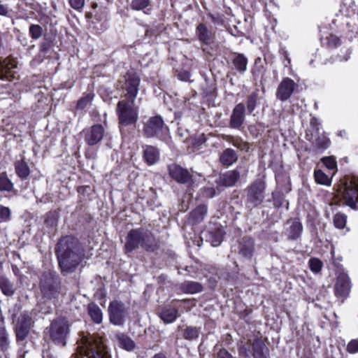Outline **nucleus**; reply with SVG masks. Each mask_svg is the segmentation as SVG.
I'll return each mask as SVG.
<instances>
[{
    "mask_svg": "<svg viewBox=\"0 0 358 358\" xmlns=\"http://www.w3.org/2000/svg\"><path fill=\"white\" fill-rule=\"evenodd\" d=\"M56 253L62 272H73L81 261L80 255L76 252L75 241L69 236L60 239Z\"/></svg>",
    "mask_w": 358,
    "mask_h": 358,
    "instance_id": "nucleus-1",
    "label": "nucleus"
},
{
    "mask_svg": "<svg viewBox=\"0 0 358 358\" xmlns=\"http://www.w3.org/2000/svg\"><path fill=\"white\" fill-rule=\"evenodd\" d=\"M71 358H110V356L101 338L87 334L83 335L78 341L77 353Z\"/></svg>",
    "mask_w": 358,
    "mask_h": 358,
    "instance_id": "nucleus-2",
    "label": "nucleus"
},
{
    "mask_svg": "<svg viewBox=\"0 0 358 358\" xmlns=\"http://www.w3.org/2000/svg\"><path fill=\"white\" fill-rule=\"evenodd\" d=\"M157 247V241L151 231L141 227L129 231L124 250L127 253L142 248L146 251L153 252Z\"/></svg>",
    "mask_w": 358,
    "mask_h": 358,
    "instance_id": "nucleus-3",
    "label": "nucleus"
},
{
    "mask_svg": "<svg viewBox=\"0 0 358 358\" xmlns=\"http://www.w3.org/2000/svg\"><path fill=\"white\" fill-rule=\"evenodd\" d=\"M49 333L53 342L65 345L66 339L69 334V321L64 317L54 320L50 326Z\"/></svg>",
    "mask_w": 358,
    "mask_h": 358,
    "instance_id": "nucleus-4",
    "label": "nucleus"
},
{
    "mask_svg": "<svg viewBox=\"0 0 358 358\" xmlns=\"http://www.w3.org/2000/svg\"><path fill=\"white\" fill-rule=\"evenodd\" d=\"M134 102L129 100L120 101L117 103V112L120 123L123 125L134 124L138 120L137 110L134 107Z\"/></svg>",
    "mask_w": 358,
    "mask_h": 358,
    "instance_id": "nucleus-5",
    "label": "nucleus"
},
{
    "mask_svg": "<svg viewBox=\"0 0 358 358\" xmlns=\"http://www.w3.org/2000/svg\"><path fill=\"white\" fill-rule=\"evenodd\" d=\"M264 348L265 345L262 341L255 338L252 341H242L239 351L240 354L245 357L252 355L254 358H266L264 352Z\"/></svg>",
    "mask_w": 358,
    "mask_h": 358,
    "instance_id": "nucleus-6",
    "label": "nucleus"
},
{
    "mask_svg": "<svg viewBox=\"0 0 358 358\" xmlns=\"http://www.w3.org/2000/svg\"><path fill=\"white\" fill-rule=\"evenodd\" d=\"M343 198L345 203L351 208H357L358 202V178L352 176L345 183Z\"/></svg>",
    "mask_w": 358,
    "mask_h": 358,
    "instance_id": "nucleus-7",
    "label": "nucleus"
},
{
    "mask_svg": "<svg viewBox=\"0 0 358 358\" xmlns=\"http://www.w3.org/2000/svg\"><path fill=\"white\" fill-rule=\"evenodd\" d=\"M16 317L15 315H13V322L15 324V333L17 339L24 340L28 335L31 325V317L28 312L21 313Z\"/></svg>",
    "mask_w": 358,
    "mask_h": 358,
    "instance_id": "nucleus-8",
    "label": "nucleus"
},
{
    "mask_svg": "<svg viewBox=\"0 0 358 358\" xmlns=\"http://www.w3.org/2000/svg\"><path fill=\"white\" fill-rule=\"evenodd\" d=\"M124 84L122 88L126 91V96L128 100L134 102L138 92L141 80L134 72L129 71L124 77Z\"/></svg>",
    "mask_w": 358,
    "mask_h": 358,
    "instance_id": "nucleus-9",
    "label": "nucleus"
},
{
    "mask_svg": "<svg viewBox=\"0 0 358 358\" xmlns=\"http://www.w3.org/2000/svg\"><path fill=\"white\" fill-rule=\"evenodd\" d=\"M265 184L262 180H257L251 185L248 189L247 202L249 206L256 207L264 199Z\"/></svg>",
    "mask_w": 358,
    "mask_h": 358,
    "instance_id": "nucleus-10",
    "label": "nucleus"
},
{
    "mask_svg": "<svg viewBox=\"0 0 358 358\" xmlns=\"http://www.w3.org/2000/svg\"><path fill=\"white\" fill-rule=\"evenodd\" d=\"M109 319L115 325L121 326L124 322L127 315L126 308L122 302L115 301L110 303L108 307Z\"/></svg>",
    "mask_w": 358,
    "mask_h": 358,
    "instance_id": "nucleus-11",
    "label": "nucleus"
},
{
    "mask_svg": "<svg viewBox=\"0 0 358 358\" xmlns=\"http://www.w3.org/2000/svg\"><path fill=\"white\" fill-rule=\"evenodd\" d=\"M166 130H168V128L164 126L163 120L159 116H155L150 119L143 129L144 134L148 138L159 136L161 134Z\"/></svg>",
    "mask_w": 358,
    "mask_h": 358,
    "instance_id": "nucleus-12",
    "label": "nucleus"
},
{
    "mask_svg": "<svg viewBox=\"0 0 358 358\" xmlns=\"http://www.w3.org/2000/svg\"><path fill=\"white\" fill-rule=\"evenodd\" d=\"M296 85L291 78H283L276 90V98L282 101H287L294 92Z\"/></svg>",
    "mask_w": 358,
    "mask_h": 358,
    "instance_id": "nucleus-13",
    "label": "nucleus"
},
{
    "mask_svg": "<svg viewBox=\"0 0 358 358\" xmlns=\"http://www.w3.org/2000/svg\"><path fill=\"white\" fill-rule=\"evenodd\" d=\"M351 289V282L349 276L345 273H341L335 285V294L338 297L346 298Z\"/></svg>",
    "mask_w": 358,
    "mask_h": 358,
    "instance_id": "nucleus-14",
    "label": "nucleus"
},
{
    "mask_svg": "<svg viewBox=\"0 0 358 358\" xmlns=\"http://www.w3.org/2000/svg\"><path fill=\"white\" fill-rule=\"evenodd\" d=\"M84 132L85 141L90 145H94L103 138L105 130L101 124H94Z\"/></svg>",
    "mask_w": 358,
    "mask_h": 358,
    "instance_id": "nucleus-15",
    "label": "nucleus"
},
{
    "mask_svg": "<svg viewBox=\"0 0 358 358\" xmlns=\"http://www.w3.org/2000/svg\"><path fill=\"white\" fill-rule=\"evenodd\" d=\"M16 69L17 64L14 60L10 58L0 60V79L10 80L14 78L17 73Z\"/></svg>",
    "mask_w": 358,
    "mask_h": 358,
    "instance_id": "nucleus-16",
    "label": "nucleus"
},
{
    "mask_svg": "<svg viewBox=\"0 0 358 358\" xmlns=\"http://www.w3.org/2000/svg\"><path fill=\"white\" fill-rule=\"evenodd\" d=\"M245 108L243 103L237 104L232 110L230 117L229 127L233 129H240L245 121Z\"/></svg>",
    "mask_w": 358,
    "mask_h": 358,
    "instance_id": "nucleus-17",
    "label": "nucleus"
},
{
    "mask_svg": "<svg viewBox=\"0 0 358 358\" xmlns=\"http://www.w3.org/2000/svg\"><path fill=\"white\" fill-rule=\"evenodd\" d=\"M169 172L170 176L180 183H188L191 181L189 173L177 164L169 166Z\"/></svg>",
    "mask_w": 358,
    "mask_h": 358,
    "instance_id": "nucleus-18",
    "label": "nucleus"
},
{
    "mask_svg": "<svg viewBox=\"0 0 358 358\" xmlns=\"http://www.w3.org/2000/svg\"><path fill=\"white\" fill-rule=\"evenodd\" d=\"M41 292L45 298L52 299L59 296V286L52 278L41 282Z\"/></svg>",
    "mask_w": 358,
    "mask_h": 358,
    "instance_id": "nucleus-19",
    "label": "nucleus"
},
{
    "mask_svg": "<svg viewBox=\"0 0 358 358\" xmlns=\"http://www.w3.org/2000/svg\"><path fill=\"white\" fill-rule=\"evenodd\" d=\"M224 231L220 228H213L202 232V236L207 241L215 247L220 245L222 241Z\"/></svg>",
    "mask_w": 358,
    "mask_h": 358,
    "instance_id": "nucleus-20",
    "label": "nucleus"
},
{
    "mask_svg": "<svg viewBox=\"0 0 358 358\" xmlns=\"http://www.w3.org/2000/svg\"><path fill=\"white\" fill-rule=\"evenodd\" d=\"M239 178L240 173L238 171H228L220 176L217 183L220 186L231 187L236 184Z\"/></svg>",
    "mask_w": 358,
    "mask_h": 358,
    "instance_id": "nucleus-21",
    "label": "nucleus"
},
{
    "mask_svg": "<svg viewBox=\"0 0 358 358\" xmlns=\"http://www.w3.org/2000/svg\"><path fill=\"white\" fill-rule=\"evenodd\" d=\"M255 243L250 237H243L238 246V254L243 258L250 259L254 251Z\"/></svg>",
    "mask_w": 358,
    "mask_h": 358,
    "instance_id": "nucleus-22",
    "label": "nucleus"
},
{
    "mask_svg": "<svg viewBox=\"0 0 358 358\" xmlns=\"http://www.w3.org/2000/svg\"><path fill=\"white\" fill-rule=\"evenodd\" d=\"M207 213V207L205 205L198 206L189 215L188 221L192 224L201 222Z\"/></svg>",
    "mask_w": 358,
    "mask_h": 358,
    "instance_id": "nucleus-23",
    "label": "nucleus"
},
{
    "mask_svg": "<svg viewBox=\"0 0 358 358\" xmlns=\"http://www.w3.org/2000/svg\"><path fill=\"white\" fill-rule=\"evenodd\" d=\"M288 224H289V227L287 229V233L289 239H297L301 236L303 231L301 223L296 220H293L289 221Z\"/></svg>",
    "mask_w": 358,
    "mask_h": 358,
    "instance_id": "nucleus-24",
    "label": "nucleus"
},
{
    "mask_svg": "<svg viewBox=\"0 0 358 358\" xmlns=\"http://www.w3.org/2000/svg\"><path fill=\"white\" fill-rule=\"evenodd\" d=\"M143 157L148 164L152 165L159 160V150L152 145H147L143 152Z\"/></svg>",
    "mask_w": 358,
    "mask_h": 358,
    "instance_id": "nucleus-25",
    "label": "nucleus"
},
{
    "mask_svg": "<svg viewBox=\"0 0 358 358\" xmlns=\"http://www.w3.org/2000/svg\"><path fill=\"white\" fill-rule=\"evenodd\" d=\"M238 159V155L236 152L231 148H227L223 151L220 155V162L227 166L232 165Z\"/></svg>",
    "mask_w": 358,
    "mask_h": 358,
    "instance_id": "nucleus-26",
    "label": "nucleus"
},
{
    "mask_svg": "<svg viewBox=\"0 0 358 358\" xmlns=\"http://www.w3.org/2000/svg\"><path fill=\"white\" fill-rule=\"evenodd\" d=\"M202 289L200 283L194 281H185L180 285V289L185 294H194L201 292Z\"/></svg>",
    "mask_w": 358,
    "mask_h": 358,
    "instance_id": "nucleus-27",
    "label": "nucleus"
},
{
    "mask_svg": "<svg viewBox=\"0 0 358 358\" xmlns=\"http://www.w3.org/2000/svg\"><path fill=\"white\" fill-rule=\"evenodd\" d=\"M196 35L201 42L209 44L213 40V34L204 24H199L196 27Z\"/></svg>",
    "mask_w": 358,
    "mask_h": 358,
    "instance_id": "nucleus-28",
    "label": "nucleus"
},
{
    "mask_svg": "<svg viewBox=\"0 0 358 358\" xmlns=\"http://www.w3.org/2000/svg\"><path fill=\"white\" fill-rule=\"evenodd\" d=\"M115 338L118 341V345L120 348L127 351H131L135 348V343L128 336L119 333L116 334Z\"/></svg>",
    "mask_w": 358,
    "mask_h": 358,
    "instance_id": "nucleus-29",
    "label": "nucleus"
},
{
    "mask_svg": "<svg viewBox=\"0 0 358 358\" xmlns=\"http://www.w3.org/2000/svg\"><path fill=\"white\" fill-rule=\"evenodd\" d=\"M307 139L310 141L313 145L317 149H327L330 144L329 139L324 135L319 136L313 139V135L310 137V135L307 134Z\"/></svg>",
    "mask_w": 358,
    "mask_h": 358,
    "instance_id": "nucleus-30",
    "label": "nucleus"
},
{
    "mask_svg": "<svg viewBox=\"0 0 358 358\" xmlns=\"http://www.w3.org/2000/svg\"><path fill=\"white\" fill-rule=\"evenodd\" d=\"M159 317L165 323H172L178 317V310L174 308H165L159 313Z\"/></svg>",
    "mask_w": 358,
    "mask_h": 358,
    "instance_id": "nucleus-31",
    "label": "nucleus"
},
{
    "mask_svg": "<svg viewBox=\"0 0 358 358\" xmlns=\"http://www.w3.org/2000/svg\"><path fill=\"white\" fill-rule=\"evenodd\" d=\"M87 310L90 317L95 323L100 324L102 322V311L96 304L94 303H90Z\"/></svg>",
    "mask_w": 358,
    "mask_h": 358,
    "instance_id": "nucleus-32",
    "label": "nucleus"
},
{
    "mask_svg": "<svg viewBox=\"0 0 358 358\" xmlns=\"http://www.w3.org/2000/svg\"><path fill=\"white\" fill-rule=\"evenodd\" d=\"M15 169L17 175L21 178H26L29 175V167L27 163L23 160L17 161L15 164Z\"/></svg>",
    "mask_w": 358,
    "mask_h": 358,
    "instance_id": "nucleus-33",
    "label": "nucleus"
},
{
    "mask_svg": "<svg viewBox=\"0 0 358 358\" xmlns=\"http://www.w3.org/2000/svg\"><path fill=\"white\" fill-rule=\"evenodd\" d=\"M0 289L2 292L8 296H11L15 293V288L13 283L6 278H0Z\"/></svg>",
    "mask_w": 358,
    "mask_h": 358,
    "instance_id": "nucleus-34",
    "label": "nucleus"
},
{
    "mask_svg": "<svg viewBox=\"0 0 358 358\" xmlns=\"http://www.w3.org/2000/svg\"><path fill=\"white\" fill-rule=\"evenodd\" d=\"M233 64L240 73H243L247 69L248 59L243 55L239 54L233 59Z\"/></svg>",
    "mask_w": 358,
    "mask_h": 358,
    "instance_id": "nucleus-35",
    "label": "nucleus"
},
{
    "mask_svg": "<svg viewBox=\"0 0 358 358\" xmlns=\"http://www.w3.org/2000/svg\"><path fill=\"white\" fill-rule=\"evenodd\" d=\"M258 99H259V96H258L257 91L252 92L248 96V99H247L246 106H247L248 112L250 114L252 113L253 112V110H255V108L257 106Z\"/></svg>",
    "mask_w": 358,
    "mask_h": 358,
    "instance_id": "nucleus-36",
    "label": "nucleus"
},
{
    "mask_svg": "<svg viewBox=\"0 0 358 358\" xmlns=\"http://www.w3.org/2000/svg\"><path fill=\"white\" fill-rule=\"evenodd\" d=\"M199 331L196 327H187L183 331V338L187 340H194L199 337Z\"/></svg>",
    "mask_w": 358,
    "mask_h": 358,
    "instance_id": "nucleus-37",
    "label": "nucleus"
},
{
    "mask_svg": "<svg viewBox=\"0 0 358 358\" xmlns=\"http://www.w3.org/2000/svg\"><path fill=\"white\" fill-rule=\"evenodd\" d=\"M314 176L315 181L320 185H329L331 183L330 178L321 170L315 171Z\"/></svg>",
    "mask_w": 358,
    "mask_h": 358,
    "instance_id": "nucleus-38",
    "label": "nucleus"
},
{
    "mask_svg": "<svg viewBox=\"0 0 358 358\" xmlns=\"http://www.w3.org/2000/svg\"><path fill=\"white\" fill-rule=\"evenodd\" d=\"M150 6V0H131L130 6L134 10H142Z\"/></svg>",
    "mask_w": 358,
    "mask_h": 358,
    "instance_id": "nucleus-39",
    "label": "nucleus"
},
{
    "mask_svg": "<svg viewBox=\"0 0 358 358\" xmlns=\"http://www.w3.org/2000/svg\"><path fill=\"white\" fill-rule=\"evenodd\" d=\"M57 220L58 215L56 213V212H49L48 213L46 214L45 224L48 227L53 229L57 226Z\"/></svg>",
    "mask_w": 358,
    "mask_h": 358,
    "instance_id": "nucleus-40",
    "label": "nucleus"
},
{
    "mask_svg": "<svg viewBox=\"0 0 358 358\" xmlns=\"http://www.w3.org/2000/svg\"><path fill=\"white\" fill-rule=\"evenodd\" d=\"M94 98V94L89 93L85 96L80 99L77 103V108L78 109H84L85 107H87L89 104L91 103Z\"/></svg>",
    "mask_w": 358,
    "mask_h": 358,
    "instance_id": "nucleus-41",
    "label": "nucleus"
},
{
    "mask_svg": "<svg viewBox=\"0 0 358 358\" xmlns=\"http://www.w3.org/2000/svg\"><path fill=\"white\" fill-rule=\"evenodd\" d=\"M230 143H231L234 146L241 150L248 151L250 149L249 143L243 141L240 138H232Z\"/></svg>",
    "mask_w": 358,
    "mask_h": 358,
    "instance_id": "nucleus-42",
    "label": "nucleus"
},
{
    "mask_svg": "<svg viewBox=\"0 0 358 358\" xmlns=\"http://www.w3.org/2000/svg\"><path fill=\"white\" fill-rule=\"evenodd\" d=\"M13 189V183L4 175L0 176V190L10 192Z\"/></svg>",
    "mask_w": 358,
    "mask_h": 358,
    "instance_id": "nucleus-43",
    "label": "nucleus"
},
{
    "mask_svg": "<svg viewBox=\"0 0 358 358\" xmlns=\"http://www.w3.org/2000/svg\"><path fill=\"white\" fill-rule=\"evenodd\" d=\"M29 31L31 38L34 40L39 38L43 34L42 27L38 24H31Z\"/></svg>",
    "mask_w": 358,
    "mask_h": 358,
    "instance_id": "nucleus-44",
    "label": "nucleus"
},
{
    "mask_svg": "<svg viewBox=\"0 0 358 358\" xmlns=\"http://www.w3.org/2000/svg\"><path fill=\"white\" fill-rule=\"evenodd\" d=\"M334 224L336 228L343 229L346 224V216L342 213H337L334 217Z\"/></svg>",
    "mask_w": 358,
    "mask_h": 358,
    "instance_id": "nucleus-45",
    "label": "nucleus"
},
{
    "mask_svg": "<svg viewBox=\"0 0 358 358\" xmlns=\"http://www.w3.org/2000/svg\"><path fill=\"white\" fill-rule=\"evenodd\" d=\"M11 212L8 207L0 206V222H8L10 219Z\"/></svg>",
    "mask_w": 358,
    "mask_h": 358,
    "instance_id": "nucleus-46",
    "label": "nucleus"
},
{
    "mask_svg": "<svg viewBox=\"0 0 358 358\" xmlns=\"http://www.w3.org/2000/svg\"><path fill=\"white\" fill-rule=\"evenodd\" d=\"M309 266L312 271L318 273L322 268V263L318 259L312 258L309 261Z\"/></svg>",
    "mask_w": 358,
    "mask_h": 358,
    "instance_id": "nucleus-47",
    "label": "nucleus"
},
{
    "mask_svg": "<svg viewBox=\"0 0 358 358\" xmlns=\"http://www.w3.org/2000/svg\"><path fill=\"white\" fill-rule=\"evenodd\" d=\"M7 334L4 329H0V348L5 351L8 348Z\"/></svg>",
    "mask_w": 358,
    "mask_h": 358,
    "instance_id": "nucleus-48",
    "label": "nucleus"
},
{
    "mask_svg": "<svg viewBox=\"0 0 358 358\" xmlns=\"http://www.w3.org/2000/svg\"><path fill=\"white\" fill-rule=\"evenodd\" d=\"M322 162L329 170H334L337 166L336 161L333 157H327L323 158Z\"/></svg>",
    "mask_w": 358,
    "mask_h": 358,
    "instance_id": "nucleus-49",
    "label": "nucleus"
},
{
    "mask_svg": "<svg viewBox=\"0 0 358 358\" xmlns=\"http://www.w3.org/2000/svg\"><path fill=\"white\" fill-rule=\"evenodd\" d=\"M69 4L74 10H80L85 6V0H69Z\"/></svg>",
    "mask_w": 358,
    "mask_h": 358,
    "instance_id": "nucleus-50",
    "label": "nucleus"
},
{
    "mask_svg": "<svg viewBox=\"0 0 358 358\" xmlns=\"http://www.w3.org/2000/svg\"><path fill=\"white\" fill-rule=\"evenodd\" d=\"M341 53L338 55L339 61H348L352 51L350 48H344L341 50Z\"/></svg>",
    "mask_w": 358,
    "mask_h": 358,
    "instance_id": "nucleus-51",
    "label": "nucleus"
},
{
    "mask_svg": "<svg viewBox=\"0 0 358 358\" xmlns=\"http://www.w3.org/2000/svg\"><path fill=\"white\" fill-rule=\"evenodd\" d=\"M202 196L206 198H213L216 194V191L213 187H206L202 190Z\"/></svg>",
    "mask_w": 358,
    "mask_h": 358,
    "instance_id": "nucleus-52",
    "label": "nucleus"
},
{
    "mask_svg": "<svg viewBox=\"0 0 358 358\" xmlns=\"http://www.w3.org/2000/svg\"><path fill=\"white\" fill-rule=\"evenodd\" d=\"M347 350L350 353L358 352V339L351 341L347 346Z\"/></svg>",
    "mask_w": 358,
    "mask_h": 358,
    "instance_id": "nucleus-53",
    "label": "nucleus"
},
{
    "mask_svg": "<svg viewBox=\"0 0 358 358\" xmlns=\"http://www.w3.org/2000/svg\"><path fill=\"white\" fill-rule=\"evenodd\" d=\"M339 42L340 38L335 35L331 34L327 38V43L329 47H336L338 44H339Z\"/></svg>",
    "mask_w": 358,
    "mask_h": 358,
    "instance_id": "nucleus-54",
    "label": "nucleus"
},
{
    "mask_svg": "<svg viewBox=\"0 0 358 358\" xmlns=\"http://www.w3.org/2000/svg\"><path fill=\"white\" fill-rule=\"evenodd\" d=\"M190 73L187 71H183L178 74V77L182 81H188L190 79Z\"/></svg>",
    "mask_w": 358,
    "mask_h": 358,
    "instance_id": "nucleus-55",
    "label": "nucleus"
},
{
    "mask_svg": "<svg viewBox=\"0 0 358 358\" xmlns=\"http://www.w3.org/2000/svg\"><path fill=\"white\" fill-rule=\"evenodd\" d=\"M217 358H234L232 355L225 349H221L217 355Z\"/></svg>",
    "mask_w": 358,
    "mask_h": 358,
    "instance_id": "nucleus-56",
    "label": "nucleus"
},
{
    "mask_svg": "<svg viewBox=\"0 0 358 358\" xmlns=\"http://www.w3.org/2000/svg\"><path fill=\"white\" fill-rule=\"evenodd\" d=\"M8 13V8L3 4H0V15H6Z\"/></svg>",
    "mask_w": 358,
    "mask_h": 358,
    "instance_id": "nucleus-57",
    "label": "nucleus"
},
{
    "mask_svg": "<svg viewBox=\"0 0 358 358\" xmlns=\"http://www.w3.org/2000/svg\"><path fill=\"white\" fill-rule=\"evenodd\" d=\"M43 358H55V357L50 350H45L43 352Z\"/></svg>",
    "mask_w": 358,
    "mask_h": 358,
    "instance_id": "nucleus-58",
    "label": "nucleus"
},
{
    "mask_svg": "<svg viewBox=\"0 0 358 358\" xmlns=\"http://www.w3.org/2000/svg\"><path fill=\"white\" fill-rule=\"evenodd\" d=\"M152 358H166V357L163 353H158L156 354Z\"/></svg>",
    "mask_w": 358,
    "mask_h": 358,
    "instance_id": "nucleus-59",
    "label": "nucleus"
},
{
    "mask_svg": "<svg viewBox=\"0 0 358 358\" xmlns=\"http://www.w3.org/2000/svg\"><path fill=\"white\" fill-rule=\"evenodd\" d=\"M49 312H50V310H45V311H44L43 313H49Z\"/></svg>",
    "mask_w": 358,
    "mask_h": 358,
    "instance_id": "nucleus-60",
    "label": "nucleus"
},
{
    "mask_svg": "<svg viewBox=\"0 0 358 358\" xmlns=\"http://www.w3.org/2000/svg\"><path fill=\"white\" fill-rule=\"evenodd\" d=\"M0 358H1V357H0Z\"/></svg>",
    "mask_w": 358,
    "mask_h": 358,
    "instance_id": "nucleus-61",
    "label": "nucleus"
}]
</instances>
